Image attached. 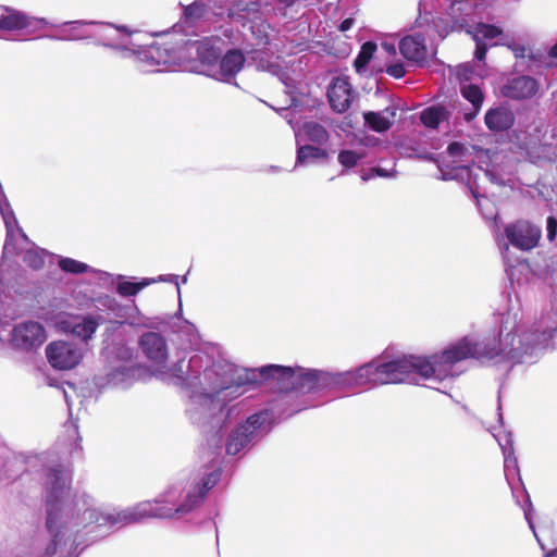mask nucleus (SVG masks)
Masks as SVG:
<instances>
[{
    "instance_id": "2eb2a0df",
    "label": "nucleus",
    "mask_w": 557,
    "mask_h": 557,
    "mask_svg": "<svg viewBox=\"0 0 557 557\" xmlns=\"http://www.w3.org/2000/svg\"><path fill=\"white\" fill-rule=\"evenodd\" d=\"M101 317L94 315H70L61 318L58 322L60 329L65 333H70L73 336L87 343L91 339L92 335L97 331L100 324Z\"/></svg>"
},
{
    "instance_id": "473e14b6",
    "label": "nucleus",
    "mask_w": 557,
    "mask_h": 557,
    "mask_svg": "<svg viewBox=\"0 0 557 557\" xmlns=\"http://www.w3.org/2000/svg\"><path fill=\"white\" fill-rule=\"evenodd\" d=\"M363 159V153L350 149H343L339 151L337 160L345 169L355 168L360 160Z\"/></svg>"
},
{
    "instance_id": "423d86ee",
    "label": "nucleus",
    "mask_w": 557,
    "mask_h": 557,
    "mask_svg": "<svg viewBox=\"0 0 557 557\" xmlns=\"http://www.w3.org/2000/svg\"><path fill=\"white\" fill-rule=\"evenodd\" d=\"M106 47L112 49L119 57L133 59L141 72H160L159 66L176 64L183 59L181 46L170 42H153L140 47L133 42L132 32L125 26L108 28Z\"/></svg>"
},
{
    "instance_id": "c756f323",
    "label": "nucleus",
    "mask_w": 557,
    "mask_h": 557,
    "mask_svg": "<svg viewBox=\"0 0 557 557\" xmlns=\"http://www.w3.org/2000/svg\"><path fill=\"white\" fill-rule=\"evenodd\" d=\"M375 50L376 45L372 41H367L361 46L360 52L354 62L357 72H361L369 64Z\"/></svg>"
},
{
    "instance_id": "dca6fc26",
    "label": "nucleus",
    "mask_w": 557,
    "mask_h": 557,
    "mask_svg": "<svg viewBox=\"0 0 557 557\" xmlns=\"http://www.w3.org/2000/svg\"><path fill=\"white\" fill-rule=\"evenodd\" d=\"M48 24L49 21L44 17H34L10 8H5V13L0 15V29L2 30L28 29L35 32Z\"/></svg>"
},
{
    "instance_id": "5701e85b",
    "label": "nucleus",
    "mask_w": 557,
    "mask_h": 557,
    "mask_svg": "<svg viewBox=\"0 0 557 557\" xmlns=\"http://www.w3.org/2000/svg\"><path fill=\"white\" fill-rule=\"evenodd\" d=\"M329 158L325 147L318 145H300L297 148L296 164L307 165Z\"/></svg>"
},
{
    "instance_id": "4468645a",
    "label": "nucleus",
    "mask_w": 557,
    "mask_h": 557,
    "mask_svg": "<svg viewBox=\"0 0 557 557\" xmlns=\"http://www.w3.org/2000/svg\"><path fill=\"white\" fill-rule=\"evenodd\" d=\"M505 233L508 242L520 250L534 248L541 238V230L527 221L508 224Z\"/></svg>"
},
{
    "instance_id": "4be33fe9",
    "label": "nucleus",
    "mask_w": 557,
    "mask_h": 557,
    "mask_svg": "<svg viewBox=\"0 0 557 557\" xmlns=\"http://www.w3.org/2000/svg\"><path fill=\"white\" fill-rule=\"evenodd\" d=\"M366 124L373 131L382 133L387 131L395 117V110L386 108L383 112L369 111L363 114Z\"/></svg>"
},
{
    "instance_id": "393cba45",
    "label": "nucleus",
    "mask_w": 557,
    "mask_h": 557,
    "mask_svg": "<svg viewBox=\"0 0 557 557\" xmlns=\"http://www.w3.org/2000/svg\"><path fill=\"white\" fill-rule=\"evenodd\" d=\"M301 132L305 138L313 145L324 147L330 139L326 128L318 122L310 121L302 125Z\"/></svg>"
},
{
    "instance_id": "f257e3e1",
    "label": "nucleus",
    "mask_w": 557,
    "mask_h": 557,
    "mask_svg": "<svg viewBox=\"0 0 557 557\" xmlns=\"http://www.w3.org/2000/svg\"><path fill=\"white\" fill-rule=\"evenodd\" d=\"M519 309L502 314L498 337L474 341L466 336L431 357L401 356L392 360L376 358L350 371L331 372L302 367L271 368L284 380H294L297 394L331 388H352L367 384H419L422 380L443 382L461 373L458 363L468 358L481 362L533 363L546 350L557 331V295L552 309L531 330L521 323Z\"/></svg>"
},
{
    "instance_id": "f3484780",
    "label": "nucleus",
    "mask_w": 557,
    "mask_h": 557,
    "mask_svg": "<svg viewBox=\"0 0 557 557\" xmlns=\"http://www.w3.org/2000/svg\"><path fill=\"white\" fill-rule=\"evenodd\" d=\"M401 55L409 62L424 66L433 57L425 46V37L421 33H414L404 37L399 42Z\"/></svg>"
},
{
    "instance_id": "aec40b11",
    "label": "nucleus",
    "mask_w": 557,
    "mask_h": 557,
    "mask_svg": "<svg viewBox=\"0 0 557 557\" xmlns=\"http://www.w3.org/2000/svg\"><path fill=\"white\" fill-rule=\"evenodd\" d=\"M539 89L537 82L531 76H518L509 79L502 88V94L510 99L522 100L533 97Z\"/></svg>"
},
{
    "instance_id": "a19ab883",
    "label": "nucleus",
    "mask_w": 557,
    "mask_h": 557,
    "mask_svg": "<svg viewBox=\"0 0 557 557\" xmlns=\"http://www.w3.org/2000/svg\"><path fill=\"white\" fill-rule=\"evenodd\" d=\"M546 231L548 240L553 242L557 234V220L554 216H548Z\"/></svg>"
},
{
    "instance_id": "3c124183",
    "label": "nucleus",
    "mask_w": 557,
    "mask_h": 557,
    "mask_svg": "<svg viewBox=\"0 0 557 557\" xmlns=\"http://www.w3.org/2000/svg\"><path fill=\"white\" fill-rule=\"evenodd\" d=\"M107 301H108V302H112V301H113V299H111V298H109V297H108V298H107Z\"/></svg>"
},
{
    "instance_id": "412c9836",
    "label": "nucleus",
    "mask_w": 557,
    "mask_h": 557,
    "mask_svg": "<svg viewBox=\"0 0 557 557\" xmlns=\"http://www.w3.org/2000/svg\"><path fill=\"white\" fill-rule=\"evenodd\" d=\"M485 125L490 131L503 132L509 129L515 123V115L509 108L496 107L485 113Z\"/></svg>"
},
{
    "instance_id": "a211bd4d",
    "label": "nucleus",
    "mask_w": 557,
    "mask_h": 557,
    "mask_svg": "<svg viewBox=\"0 0 557 557\" xmlns=\"http://www.w3.org/2000/svg\"><path fill=\"white\" fill-rule=\"evenodd\" d=\"M245 61L246 58L240 50H228L219 59L214 69H211L208 75L218 81L231 83V79L244 67Z\"/></svg>"
},
{
    "instance_id": "ea45409f",
    "label": "nucleus",
    "mask_w": 557,
    "mask_h": 557,
    "mask_svg": "<svg viewBox=\"0 0 557 557\" xmlns=\"http://www.w3.org/2000/svg\"><path fill=\"white\" fill-rule=\"evenodd\" d=\"M473 40L475 41V52H474L475 59L478 61H483L485 59L488 46L486 42H484L482 40H479V39H473Z\"/></svg>"
},
{
    "instance_id": "0eeeda50",
    "label": "nucleus",
    "mask_w": 557,
    "mask_h": 557,
    "mask_svg": "<svg viewBox=\"0 0 557 557\" xmlns=\"http://www.w3.org/2000/svg\"><path fill=\"white\" fill-rule=\"evenodd\" d=\"M301 409L292 408L276 411V406H272L270 409H264L249 416L245 422L235 426L227 435L225 442L226 455L237 456L242 453L245 454L270 431L274 419L282 416L290 417Z\"/></svg>"
},
{
    "instance_id": "37998d69",
    "label": "nucleus",
    "mask_w": 557,
    "mask_h": 557,
    "mask_svg": "<svg viewBox=\"0 0 557 557\" xmlns=\"http://www.w3.org/2000/svg\"><path fill=\"white\" fill-rule=\"evenodd\" d=\"M355 24V20L352 17H347L341 22L338 28L341 32L349 30Z\"/></svg>"
},
{
    "instance_id": "e433bc0d",
    "label": "nucleus",
    "mask_w": 557,
    "mask_h": 557,
    "mask_svg": "<svg viewBox=\"0 0 557 557\" xmlns=\"http://www.w3.org/2000/svg\"><path fill=\"white\" fill-rule=\"evenodd\" d=\"M524 493H525L524 505H521V508L523 509V512H524V518L528 521V524H529L530 529L533 531L534 536L536 537V540H537L539 544L541 545L542 549H544V546L542 545L541 541L537 537V534L535 532L534 524H533V521H532V515H531L532 503H531L530 496H529V494L525 491H524Z\"/></svg>"
},
{
    "instance_id": "7ed1b4c3",
    "label": "nucleus",
    "mask_w": 557,
    "mask_h": 557,
    "mask_svg": "<svg viewBox=\"0 0 557 557\" xmlns=\"http://www.w3.org/2000/svg\"><path fill=\"white\" fill-rule=\"evenodd\" d=\"M72 475L63 465L47 469L46 474V529L49 534L39 557H76L75 549L83 543L82 532L87 541L106 536L114 525H98L97 521L86 519L85 497L87 493L71 492Z\"/></svg>"
},
{
    "instance_id": "58836bf2",
    "label": "nucleus",
    "mask_w": 557,
    "mask_h": 557,
    "mask_svg": "<svg viewBox=\"0 0 557 557\" xmlns=\"http://www.w3.org/2000/svg\"><path fill=\"white\" fill-rule=\"evenodd\" d=\"M386 73L394 78H401L405 76L406 71L403 63H393L386 67Z\"/></svg>"
},
{
    "instance_id": "c03bdc74",
    "label": "nucleus",
    "mask_w": 557,
    "mask_h": 557,
    "mask_svg": "<svg viewBox=\"0 0 557 557\" xmlns=\"http://www.w3.org/2000/svg\"><path fill=\"white\" fill-rule=\"evenodd\" d=\"M549 55L557 59V42L550 48Z\"/></svg>"
},
{
    "instance_id": "72a5a7b5",
    "label": "nucleus",
    "mask_w": 557,
    "mask_h": 557,
    "mask_svg": "<svg viewBox=\"0 0 557 557\" xmlns=\"http://www.w3.org/2000/svg\"><path fill=\"white\" fill-rule=\"evenodd\" d=\"M504 454V471L507 481L509 482L510 476L518 473L517 459L513 456L512 447L506 448L500 444Z\"/></svg>"
},
{
    "instance_id": "c85d7f7f",
    "label": "nucleus",
    "mask_w": 557,
    "mask_h": 557,
    "mask_svg": "<svg viewBox=\"0 0 557 557\" xmlns=\"http://www.w3.org/2000/svg\"><path fill=\"white\" fill-rule=\"evenodd\" d=\"M502 35V29L495 25L479 23L474 26L472 30L473 39H479L484 42L487 40L495 39L496 37Z\"/></svg>"
},
{
    "instance_id": "a18cd8bd",
    "label": "nucleus",
    "mask_w": 557,
    "mask_h": 557,
    "mask_svg": "<svg viewBox=\"0 0 557 557\" xmlns=\"http://www.w3.org/2000/svg\"><path fill=\"white\" fill-rule=\"evenodd\" d=\"M122 325V322L120 321H113L111 322L110 326L108 327V330H116L117 327H120Z\"/></svg>"
},
{
    "instance_id": "a878e982",
    "label": "nucleus",
    "mask_w": 557,
    "mask_h": 557,
    "mask_svg": "<svg viewBox=\"0 0 557 557\" xmlns=\"http://www.w3.org/2000/svg\"><path fill=\"white\" fill-rule=\"evenodd\" d=\"M460 94L472 104L474 112L478 113L484 101L482 89L475 84L461 83Z\"/></svg>"
},
{
    "instance_id": "9b49d317",
    "label": "nucleus",
    "mask_w": 557,
    "mask_h": 557,
    "mask_svg": "<svg viewBox=\"0 0 557 557\" xmlns=\"http://www.w3.org/2000/svg\"><path fill=\"white\" fill-rule=\"evenodd\" d=\"M46 356L52 368L74 369L83 359V350L74 343L55 341L46 347Z\"/></svg>"
},
{
    "instance_id": "cd10ccee",
    "label": "nucleus",
    "mask_w": 557,
    "mask_h": 557,
    "mask_svg": "<svg viewBox=\"0 0 557 557\" xmlns=\"http://www.w3.org/2000/svg\"><path fill=\"white\" fill-rule=\"evenodd\" d=\"M446 111L444 108L429 107L421 112L420 120L422 124L429 128H437L440 123L445 119Z\"/></svg>"
},
{
    "instance_id": "ddd939ff",
    "label": "nucleus",
    "mask_w": 557,
    "mask_h": 557,
    "mask_svg": "<svg viewBox=\"0 0 557 557\" xmlns=\"http://www.w3.org/2000/svg\"><path fill=\"white\" fill-rule=\"evenodd\" d=\"M141 374V368L132 362H122L116 367H112L106 373L104 377L97 376L96 385L103 387L106 385L112 387L126 388L131 386Z\"/></svg>"
},
{
    "instance_id": "6e6552de",
    "label": "nucleus",
    "mask_w": 557,
    "mask_h": 557,
    "mask_svg": "<svg viewBox=\"0 0 557 557\" xmlns=\"http://www.w3.org/2000/svg\"><path fill=\"white\" fill-rule=\"evenodd\" d=\"M47 26L61 27L62 32L58 35H47L46 37L52 40H83L95 39L97 45L106 47V34L108 28H119L110 23H99L95 21H69L61 24L50 23Z\"/></svg>"
},
{
    "instance_id": "c9c22d12",
    "label": "nucleus",
    "mask_w": 557,
    "mask_h": 557,
    "mask_svg": "<svg viewBox=\"0 0 557 557\" xmlns=\"http://www.w3.org/2000/svg\"><path fill=\"white\" fill-rule=\"evenodd\" d=\"M395 175H396V171L394 169L386 170L381 166H374L371 169V171L369 173L362 174L361 178H362V181L367 182V181L371 180L373 176L391 178V177H395Z\"/></svg>"
},
{
    "instance_id": "de8ad7c7",
    "label": "nucleus",
    "mask_w": 557,
    "mask_h": 557,
    "mask_svg": "<svg viewBox=\"0 0 557 557\" xmlns=\"http://www.w3.org/2000/svg\"><path fill=\"white\" fill-rule=\"evenodd\" d=\"M64 397H65L67 406L70 407V401H69V398H67V394L65 392H64Z\"/></svg>"
},
{
    "instance_id": "49530a36",
    "label": "nucleus",
    "mask_w": 557,
    "mask_h": 557,
    "mask_svg": "<svg viewBox=\"0 0 557 557\" xmlns=\"http://www.w3.org/2000/svg\"><path fill=\"white\" fill-rule=\"evenodd\" d=\"M545 557H557V547L554 550L547 553Z\"/></svg>"
},
{
    "instance_id": "6ab92c4d",
    "label": "nucleus",
    "mask_w": 557,
    "mask_h": 557,
    "mask_svg": "<svg viewBox=\"0 0 557 557\" xmlns=\"http://www.w3.org/2000/svg\"><path fill=\"white\" fill-rule=\"evenodd\" d=\"M331 108L337 113L346 112L354 100V90L347 77H335L327 90Z\"/></svg>"
},
{
    "instance_id": "f8f14e48",
    "label": "nucleus",
    "mask_w": 557,
    "mask_h": 557,
    "mask_svg": "<svg viewBox=\"0 0 557 557\" xmlns=\"http://www.w3.org/2000/svg\"><path fill=\"white\" fill-rule=\"evenodd\" d=\"M181 51L184 55L183 58H194L195 55L197 60L209 67L208 73L211 69H214L222 55L221 48L208 38L202 40L187 39L181 45Z\"/></svg>"
},
{
    "instance_id": "39448f33",
    "label": "nucleus",
    "mask_w": 557,
    "mask_h": 557,
    "mask_svg": "<svg viewBox=\"0 0 557 557\" xmlns=\"http://www.w3.org/2000/svg\"><path fill=\"white\" fill-rule=\"evenodd\" d=\"M438 170L443 181L465 183L476 199L480 196V173L493 185L504 187L512 184V166L502 153L459 141L448 145L438 161Z\"/></svg>"
},
{
    "instance_id": "2f4dec72",
    "label": "nucleus",
    "mask_w": 557,
    "mask_h": 557,
    "mask_svg": "<svg viewBox=\"0 0 557 557\" xmlns=\"http://www.w3.org/2000/svg\"><path fill=\"white\" fill-rule=\"evenodd\" d=\"M59 267L69 273L79 274L90 270V267L84 262L77 261L72 258L61 257L59 259Z\"/></svg>"
},
{
    "instance_id": "1a4fd4ad",
    "label": "nucleus",
    "mask_w": 557,
    "mask_h": 557,
    "mask_svg": "<svg viewBox=\"0 0 557 557\" xmlns=\"http://www.w3.org/2000/svg\"><path fill=\"white\" fill-rule=\"evenodd\" d=\"M139 345L145 356L156 366L153 375L163 383L182 387V384L163 380L161 377V373L163 371H171L178 364H184L186 367L189 364V360L185 362L183 359H181L176 363L168 366L166 359L169 354L166 342L161 334L156 332H147L143 334L139 339Z\"/></svg>"
},
{
    "instance_id": "b1692460",
    "label": "nucleus",
    "mask_w": 557,
    "mask_h": 557,
    "mask_svg": "<svg viewBox=\"0 0 557 557\" xmlns=\"http://www.w3.org/2000/svg\"><path fill=\"white\" fill-rule=\"evenodd\" d=\"M259 12V3L257 1L239 0L234 2L228 9V16L238 23L245 25L247 20L255 17Z\"/></svg>"
},
{
    "instance_id": "9d476101",
    "label": "nucleus",
    "mask_w": 557,
    "mask_h": 557,
    "mask_svg": "<svg viewBox=\"0 0 557 557\" xmlns=\"http://www.w3.org/2000/svg\"><path fill=\"white\" fill-rule=\"evenodd\" d=\"M45 327L37 321H24L14 325L11 332L12 346L17 350L38 349L46 341Z\"/></svg>"
},
{
    "instance_id": "bb28decb",
    "label": "nucleus",
    "mask_w": 557,
    "mask_h": 557,
    "mask_svg": "<svg viewBox=\"0 0 557 557\" xmlns=\"http://www.w3.org/2000/svg\"><path fill=\"white\" fill-rule=\"evenodd\" d=\"M117 278L121 281L116 285V292L122 297L135 296L145 287L150 285V281H147V278H143L139 282L125 280L123 275H119Z\"/></svg>"
},
{
    "instance_id": "7c9ffc66",
    "label": "nucleus",
    "mask_w": 557,
    "mask_h": 557,
    "mask_svg": "<svg viewBox=\"0 0 557 557\" xmlns=\"http://www.w3.org/2000/svg\"><path fill=\"white\" fill-rule=\"evenodd\" d=\"M48 252L44 249L35 248L26 250L23 257L24 262L32 269H41L45 264V258Z\"/></svg>"
},
{
    "instance_id": "79ce46f5",
    "label": "nucleus",
    "mask_w": 557,
    "mask_h": 557,
    "mask_svg": "<svg viewBox=\"0 0 557 557\" xmlns=\"http://www.w3.org/2000/svg\"><path fill=\"white\" fill-rule=\"evenodd\" d=\"M470 74H471V66L469 64L461 65L457 72V76L460 79V84L469 81Z\"/></svg>"
},
{
    "instance_id": "09e8293b",
    "label": "nucleus",
    "mask_w": 557,
    "mask_h": 557,
    "mask_svg": "<svg viewBox=\"0 0 557 557\" xmlns=\"http://www.w3.org/2000/svg\"><path fill=\"white\" fill-rule=\"evenodd\" d=\"M182 282H183V283H186V282H187V276H186V275H184V276H183Z\"/></svg>"
},
{
    "instance_id": "f704fd0d",
    "label": "nucleus",
    "mask_w": 557,
    "mask_h": 557,
    "mask_svg": "<svg viewBox=\"0 0 557 557\" xmlns=\"http://www.w3.org/2000/svg\"><path fill=\"white\" fill-rule=\"evenodd\" d=\"M205 7L200 3H191L184 9V18L187 23L193 22L202 16Z\"/></svg>"
},
{
    "instance_id": "4c0bfd02",
    "label": "nucleus",
    "mask_w": 557,
    "mask_h": 557,
    "mask_svg": "<svg viewBox=\"0 0 557 557\" xmlns=\"http://www.w3.org/2000/svg\"><path fill=\"white\" fill-rule=\"evenodd\" d=\"M147 281H150V284L160 283V282L174 283L176 286L177 293L180 294V292H181L180 284H178V276L175 274H163V275H159L158 277H154V278H147Z\"/></svg>"
},
{
    "instance_id": "8fccbe9b",
    "label": "nucleus",
    "mask_w": 557,
    "mask_h": 557,
    "mask_svg": "<svg viewBox=\"0 0 557 557\" xmlns=\"http://www.w3.org/2000/svg\"><path fill=\"white\" fill-rule=\"evenodd\" d=\"M498 417H499V421L502 422L503 421V416H502L500 412L498 413Z\"/></svg>"
},
{
    "instance_id": "20e7f679",
    "label": "nucleus",
    "mask_w": 557,
    "mask_h": 557,
    "mask_svg": "<svg viewBox=\"0 0 557 557\" xmlns=\"http://www.w3.org/2000/svg\"><path fill=\"white\" fill-rule=\"evenodd\" d=\"M221 471L214 469L199 471L187 480L176 481L153 500H145L133 507L114 511L97 505L94 497L83 498L86 519L98 525H117L139 522L146 518H182L198 508L208 493L220 480Z\"/></svg>"
},
{
    "instance_id": "f03ea898",
    "label": "nucleus",
    "mask_w": 557,
    "mask_h": 557,
    "mask_svg": "<svg viewBox=\"0 0 557 557\" xmlns=\"http://www.w3.org/2000/svg\"><path fill=\"white\" fill-rule=\"evenodd\" d=\"M269 368H286L285 366L268 364L259 369L237 367L224 359L213 360L208 354L197 351L189 358V364H178L171 371H163L165 381L182 384L189 399L186 414L189 421L200 429L215 431L209 447L220 448L221 438L216 435L224 423L239 417L244 403L230 404L231 400L245 393V386L255 385L260 381H274L281 392L276 403L287 405L292 394H297L294 380H284L282 373Z\"/></svg>"
}]
</instances>
